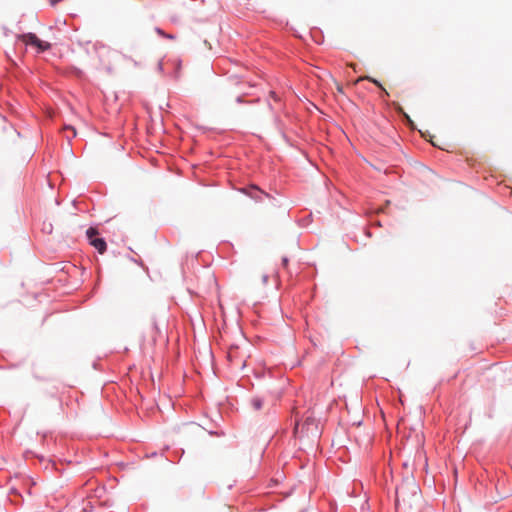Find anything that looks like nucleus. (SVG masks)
<instances>
[{
	"label": "nucleus",
	"mask_w": 512,
	"mask_h": 512,
	"mask_svg": "<svg viewBox=\"0 0 512 512\" xmlns=\"http://www.w3.org/2000/svg\"><path fill=\"white\" fill-rule=\"evenodd\" d=\"M418 490H419V487L414 480H409V481L403 482L401 485L397 486L396 487V496H395L396 509L399 508L401 502L406 504V496H407L408 492L410 493L411 497H416Z\"/></svg>",
	"instance_id": "nucleus-1"
},
{
	"label": "nucleus",
	"mask_w": 512,
	"mask_h": 512,
	"mask_svg": "<svg viewBox=\"0 0 512 512\" xmlns=\"http://www.w3.org/2000/svg\"><path fill=\"white\" fill-rule=\"evenodd\" d=\"M19 39L26 45L32 46L37 53H44L51 49V43L41 40L35 33L28 32L19 36Z\"/></svg>",
	"instance_id": "nucleus-2"
},
{
	"label": "nucleus",
	"mask_w": 512,
	"mask_h": 512,
	"mask_svg": "<svg viewBox=\"0 0 512 512\" xmlns=\"http://www.w3.org/2000/svg\"><path fill=\"white\" fill-rule=\"evenodd\" d=\"M86 237L91 246H93L100 254L107 250V243L103 237L99 236L97 229L90 227L86 231Z\"/></svg>",
	"instance_id": "nucleus-3"
},
{
	"label": "nucleus",
	"mask_w": 512,
	"mask_h": 512,
	"mask_svg": "<svg viewBox=\"0 0 512 512\" xmlns=\"http://www.w3.org/2000/svg\"><path fill=\"white\" fill-rule=\"evenodd\" d=\"M272 122L274 128L281 135L282 139L288 142L289 138L286 134V124L278 112L272 115Z\"/></svg>",
	"instance_id": "nucleus-4"
},
{
	"label": "nucleus",
	"mask_w": 512,
	"mask_h": 512,
	"mask_svg": "<svg viewBox=\"0 0 512 512\" xmlns=\"http://www.w3.org/2000/svg\"><path fill=\"white\" fill-rule=\"evenodd\" d=\"M173 71L170 73V77L177 80L180 77V71L182 67V61L180 59H175L172 61Z\"/></svg>",
	"instance_id": "nucleus-5"
},
{
	"label": "nucleus",
	"mask_w": 512,
	"mask_h": 512,
	"mask_svg": "<svg viewBox=\"0 0 512 512\" xmlns=\"http://www.w3.org/2000/svg\"><path fill=\"white\" fill-rule=\"evenodd\" d=\"M151 329H152V338L154 340H156V336L160 335V333H161L156 316L151 317Z\"/></svg>",
	"instance_id": "nucleus-6"
},
{
	"label": "nucleus",
	"mask_w": 512,
	"mask_h": 512,
	"mask_svg": "<svg viewBox=\"0 0 512 512\" xmlns=\"http://www.w3.org/2000/svg\"><path fill=\"white\" fill-rule=\"evenodd\" d=\"M63 131L65 132V138L68 141H71V139L75 138L77 135L76 129L70 125H65Z\"/></svg>",
	"instance_id": "nucleus-7"
},
{
	"label": "nucleus",
	"mask_w": 512,
	"mask_h": 512,
	"mask_svg": "<svg viewBox=\"0 0 512 512\" xmlns=\"http://www.w3.org/2000/svg\"><path fill=\"white\" fill-rule=\"evenodd\" d=\"M260 102V98L257 97L253 100H249V101H246L245 100V96L244 95H239L236 97V103L238 104H256V103H259Z\"/></svg>",
	"instance_id": "nucleus-8"
},
{
	"label": "nucleus",
	"mask_w": 512,
	"mask_h": 512,
	"mask_svg": "<svg viewBox=\"0 0 512 512\" xmlns=\"http://www.w3.org/2000/svg\"><path fill=\"white\" fill-rule=\"evenodd\" d=\"M251 406L254 410H260L263 407V399L255 396L251 399Z\"/></svg>",
	"instance_id": "nucleus-9"
},
{
	"label": "nucleus",
	"mask_w": 512,
	"mask_h": 512,
	"mask_svg": "<svg viewBox=\"0 0 512 512\" xmlns=\"http://www.w3.org/2000/svg\"><path fill=\"white\" fill-rule=\"evenodd\" d=\"M365 79H367L368 81L374 83L377 87L380 88L381 90V96H388V92L385 90V88L382 86V84L377 80V79H374V78H371L369 76L365 77Z\"/></svg>",
	"instance_id": "nucleus-10"
},
{
	"label": "nucleus",
	"mask_w": 512,
	"mask_h": 512,
	"mask_svg": "<svg viewBox=\"0 0 512 512\" xmlns=\"http://www.w3.org/2000/svg\"><path fill=\"white\" fill-rule=\"evenodd\" d=\"M401 116H402V119L403 121L405 122V124L411 128V129H415V124L414 122L411 120L410 116L404 112V111H401Z\"/></svg>",
	"instance_id": "nucleus-11"
},
{
	"label": "nucleus",
	"mask_w": 512,
	"mask_h": 512,
	"mask_svg": "<svg viewBox=\"0 0 512 512\" xmlns=\"http://www.w3.org/2000/svg\"><path fill=\"white\" fill-rule=\"evenodd\" d=\"M155 32L163 37V38H166V39H175V36L173 34H169V33H166L163 29H161L160 27H155Z\"/></svg>",
	"instance_id": "nucleus-12"
},
{
	"label": "nucleus",
	"mask_w": 512,
	"mask_h": 512,
	"mask_svg": "<svg viewBox=\"0 0 512 512\" xmlns=\"http://www.w3.org/2000/svg\"><path fill=\"white\" fill-rule=\"evenodd\" d=\"M269 99H270V101L273 100V102L275 104H281L282 103L281 97L275 91H273V90L269 91Z\"/></svg>",
	"instance_id": "nucleus-13"
},
{
	"label": "nucleus",
	"mask_w": 512,
	"mask_h": 512,
	"mask_svg": "<svg viewBox=\"0 0 512 512\" xmlns=\"http://www.w3.org/2000/svg\"><path fill=\"white\" fill-rule=\"evenodd\" d=\"M265 196L270 199L271 204L273 206H275V207H280L281 206L280 201L276 197H274V196H272V195H270L268 193H265Z\"/></svg>",
	"instance_id": "nucleus-14"
},
{
	"label": "nucleus",
	"mask_w": 512,
	"mask_h": 512,
	"mask_svg": "<svg viewBox=\"0 0 512 512\" xmlns=\"http://www.w3.org/2000/svg\"><path fill=\"white\" fill-rule=\"evenodd\" d=\"M266 104H267V108L268 110L272 113V115L274 113H277V109H276V106L270 101V99H267L266 100Z\"/></svg>",
	"instance_id": "nucleus-15"
},
{
	"label": "nucleus",
	"mask_w": 512,
	"mask_h": 512,
	"mask_svg": "<svg viewBox=\"0 0 512 512\" xmlns=\"http://www.w3.org/2000/svg\"><path fill=\"white\" fill-rule=\"evenodd\" d=\"M72 72L74 73V75L80 77L83 75V71L77 67H73L72 68Z\"/></svg>",
	"instance_id": "nucleus-16"
},
{
	"label": "nucleus",
	"mask_w": 512,
	"mask_h": 512,
	"mask_svg": "<svg viewBox=\"0 0 512 512\" xmlns=\"http://www.w3.org/2000/svg\"><path fill=\"white\" fill-rule=\"evenodd\" d=\"M289 259L287 257L282 258V265L286 267L288 265Z\"/></svg>",
	"instance_id": "nucleus-17"
},
{
	"label": "nucleus",
	"mask_w": 512,
	"mask_h": 512,
	"mask_svg": "<svg viewBox=\"0 0 512 512\" xmlns=\"http://www.w3.org/2000/svg\"><path fill=\"white\" fill-rule=\"evenodd\" d=\"M157 68H158V70H159V71H163V69H164V63H163L162 61H160V62L158 63Z\"/></svg>",
	"instance_id": "nucleus-18"
},
{
	"label": "nucleus",
	"mask_w": 512,
	"mask_h": 512,
	"mask_svg": "<svg viewBox=\"0 0 512 512\" xmlns=\"http://www.w3.org/2000/svg\"><path fill=\"white\" fill-rule=\"evenodd\" d=\"M61 0H51L50 3L52 6H55L56 4H58Z\"/></svg>",
	"instance_id": "nucleus-19"
}]
</instances>
